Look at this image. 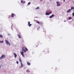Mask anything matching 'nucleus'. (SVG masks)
I'll return each instance as SVG.
<instances>
[{"mask_svg": "<svg viewBox=\"0 0 74 74\" xmlns=\"http://www.w3.org/2000/svg\"><path fill=\"white\" fill-rule=\"evenodd\" d=\"M5 58V55H2L0 57V60L1 59H3V58Z\"/></svg>", "mask_w": 74, "mask_h": 74, "instance_id": "1", "label": "nucleus"}, {"mask_svg": "<svg viewBox=\"0 0 74 74\" xmlns=\"http://www.w3.org/2000/svg\"><path fill=\"white\" fill-rule=\"evenodd\" d=\"M5 42H6L7 45H8L9 46L11 45V44H10V42H8L7 40H5Z\"/></svg>", "mask_w": 74, "mask_h": 74, "instance_id": "2", "label": "nucleus"}, {"mask_svg": "<svg viewBox=\"0 0 74 74\" xmlns=\"http://www.w3.org/2000/svg\"><path fill=\"white\" fill-rule=\"evenodd\" d=\"M56 3H57V6H60V4H59V1H57Z\"/></svg>", "mask_w": 74, "mask_h": 74, "instance_id": "3", "label": "nucleus"}, {"mask_svg": "<svg viewBox=\"0 0 74 74\" xmlns=\"http://www.w3.org/2000/svg\"><path fill=\"white\" fill-rule=\"evenodd\" d=\"M28 26H29V27H30L31 26H32V24H30V22L29 21H28Z\"/></svg>", "mask_w": 74, "mask_h": 74, "instance_id": "4", "label": "nucleus"}, {"mask_svg": "<svg viewBox=\"0 0 74 74\" xmlns=\"http://www.w3.org/2000/svg\"><path fill=\"white\" fill-rule=\"evenodd\" d=\"M15 16V14L14 13H12L11 14V17L12 18H13L14 16Z\"/></svg>", "mask_w": 74, "mask_h": 74, "instance_id": "5", "label": "nucleus"}, {"mask_svg": "<svg viewBox=\"0 0 74 74\" xmlns=\"http://www.w3.org/2000/svg\"><path fill=\"white\" fill-rule=\"evenodd\" d=\"M55 16V15L54 14H52L51 16H50L49 18H52V17H53V16Z\"/></svg>", "mask_w": 74, "mask_h": 74, "instance_id": "6", "label": "nucleus"}, {"mask_svg": "<svg viewBox=\"0 0 74 74\" xmlns=\"http://www.w3.org/2000/svg\"><path fill=\"white\" fill-rule=\"evenodd\" d=\"M71 11V10L70 9H69L66 11V12L67 13H69V12H70Z\"/></svg>", "mask_w": 74, "mask_h": 74, "instance_id": "7", "label": "nucleus"}, {"mask_svg": "<svg viewBox=\"0 0 74 74\" xmlns=\"http://www.w3.org/2000/svg\"><path fill=\"white\" fill-rule=\"evenodd\" d=\"M14 57L15 58H16L17 56V55H16V53H14Z\"/></svg>", "mask_w": 74, "mask_h": 74, "instance_id": "8", "label": "nucleus"}, {"mask_svg": "<svg viewBox=\"0 0 74 74\" xmlns=\"http://www.w3.org/2000/svg\"><path fill=\"white\" fill-rule=\"evenodd\" d=\"M45 14L46 15H49V13H48V12H46L45 13Z\"/></svg>", "mask_w": 74, "mask_h": 74, "instance_id": "9", "label": "nucleus"}, {"mask_svg": "<svg viewBox=\"0 0 74 74\" xmlns=\"http://www.w3.org/2000/svg\"><path fill=\"white\" fill-rule=\"evenodd\" d=\"M21 55L23 57H25V55H24L23 53H21Z\"/></svg>", "mask_w": 74, "mask_h": 74, "instance_id": "10", "label": "nucleus"}, {"mask_svg": "<svg viewBox=\"0 0 74 74\" xmlns=\"http://www.w3.org/2000/svg\"><path fill=\"white\" fill-rule=\"evenodd\" d=\"M74 7H73V6L71 7V10H74Z\"/></svg>", "mask_w": 74, "mask_h": 74, "instance_id": "11", "label": "nucleus"}, {"mask_svg": "<svg viewBox=\"0 0 74 74\" xmlns=\"http://www.w3.org/2000/svg\"><path fill=\"white\" fill-rule=\"evenodd\" d=\"M27 64L28 66H30V63L29 62H27Z\"/></svg>", "mask_w": 74, "mask_h": 74, "instance_id": "12", "label": "nucleus"}, {"mask_svg": "<svg viewBox=\"0 0 74 74\" xmlns=\"http://www.w3.org/2000/svg\"><path fill=\"white\" fill-rule=\"evenodd\" d=\"M19 60L20 62H21V63H22V60H21V58H19Z\"/></svg>", "mask_w": 74, "mask_h": 74, "instance_id": "13", "label": "nucleus"}, {"mask_svg": "<svg viewBox=\"0 0 74 74\" xmlns=\"http://www.w3.org/2000/svg\"><path fill=\"white\" fill-rule=\"evenodd\" d=\"M17 36H18V37L19 38H21V36H20V35L19 34H18Z\"/></svg>", "mask_w": 74, "mask_h": 74, "instance_id": "14", "label": "nucleus"}, {"mask_svg": "<svg viewBox=\"0 0 74 74\" xmlns=\"http://www.w3.org/2000/svg\"><path fill=\"white\" fill-rule=\"evenodd\" d=\"M72 19V17H69V20H70L71 19Z\"/></svg>", "mask_w": 74, "mask_h": 74, "instance_id": "15", "label": "nucleus"}, {"mask_svg": "<svg viewBox=\"0 0 74 74\" xmlns=\"http://www.w3.org/2000/svg\"><path fill=\"white\" fill-rule=\"evenodd\" d=\"M21 67L22 68L23 67V64H22V63H21Z\"/></svg>", "mask_w": 74, "mask_h": 74, "instance_id": "16", "label": "nucleus"}, {"mask_svg": "<svg viewBox=\"0 0 74 74\" xmlns=\"http://www.w3.org/2000/svg\"><path fill=\"white\" fill-rule=\"evenodd\" d=\"M3 36L2 35H0V38H3Z\"/></svg>", "mask_w": 74, "mask_h": 74, "instance_id": "17", "label": "nucleus"}, {"mask_svg": "<svg viewBox=\"0 0 74 74\" xmlns=\"http://www.w3.org/2000/svg\"><path fill=\"white\" fill-rule=\"evenodd\" d=\"M25 49L26 51H28V49H27V48H26V47H25Z\"/></svg>", "mask_w": 74, "mask_h": 74, "instance_id": "18", "label": "nucleus"}, {"mask_svg": "<svg viewBox=\"0 0 74 74\" xmlns=\"http://www.w3.org/2000/svg\"><path fill=\"white\" fill-rule=\"evenodd\" d=\"M4 42V41L3 40H2V41H0V43H3Z\"/></svg>", "mask_w": 74, "mask_h": 74, "instance_id": "19", "label": "nucleus"}, {"mask_svg": "<svg viewBox=\"0 0 74 74\" xmlns=\"http://www.w3.org/2000/svg\"><path fill=\"white\" fill-rule=\"evenodd\" d=\"M22 51H23L24 52H26V51L25 49H23Z\"/></svg>", "mask_w": 74, "mask_h": 74, "instance_id": "20", "label": "nucleus"}, {"mask_svg": "<svg viewBox=\"0 0 74 74\" xmlns=\"http://www.w3.org/2000/svg\"><path fill=\"white\" fill-rule=\"evenodd\" d=\"M26 72L27 73H28V72H29V69H27L26 70Z\"/></svg>", "mask_w": 74, "mask_h": 74, "instance_id": "21", "label": "nucleus"}, {"mask_svg": "<svg viewBox=\"0 0 74 74\" xmlns=\"http://www.w3.org/2000/svg\"><path fill=\"white\" fill-rule=\"evenodd\" d=\"M30 4H31V2H29L27 4V5H30Z\"/></svg>", "mask_w": 74, "mask_h": 74, "instance_id": "22", "label": "nucleus"}, {"mask_svg": "<svg viewBox=\"0 0 74 74\" xmlns=\"http://www.w3.org/2000/svg\"><path fill=\"white\" fill-rule=\"evenodd\" d=\"M36 10H38V9H39V7H37L36 8Z\"/></svg>", "mask_w": 74, "mask_h": 74, "instance_id": "23", "label": "nucleus"}, {"mask_svg": "<svg viewBox=\"0 0 74 74\" xmlns=\"http://www.w3.org/2000/svg\"><path fill=\"white\" fill-rule=\"evenodd\" d=\"M72 15L73 16H74V12H73L72 13Z\"/></svg>", "mask_w": 74, "mask_h": 74, "instance_id": "24", "label": "nucleus"}, {"mask_svg": "<svg viewBox=\"0 0 74 74\" xmlns=\"http://www.w3.org/2000/svg\"><path fill=\"white\" fill-rule=\"evenodd\" d=\"M52 11H51L49 13V15H50V14H52Z\"/></svg>", "mask_w": 74, "mask_h": 74, "instance_id": "25", "label": "nucleus"}, {"mask_svg": "<svg viewBox=\"0 0 74 74\" xmlns=\"http://www.w3.org/2000/svg\"><path fill=\"white\" fill-rule=\"evenodd\" d=\"M23 51H22V52H20L21 53H23Z\"/></svg>", "mask_w": 74, "mask_h": 74, "instance_id": "26", "label": "nucleus"}, {"mask_svg": "<svg viewBox=\"0 0 74 74\" xmlns=\"http://www.w3.org/2000/svg\"><path fill=\"white\" fill-rule=\"evenodd\" d=\"M36 23H38V24H40V22L38 21H37Z\"/></svg>", "mask_w": 74, "mask_h": 74, "instance_id": "27", "label": "nucleus"}, {"mask_svg": "<svg viewBox=\"0 0 74 74\" xmlns=\"http://www.w3.org/2000/svg\"><path fill=\"white\" fill-rule=\"evenodd\" d=\"M16 63L17 64H18L19 63V62H18V61H17L16 62Z\"/></svg>", "mask_w": 74, "mask_h": 74, "instance_id": "28", "label": "nucleus"}, {"mask_svg": "<svg viewBox=\"0 0 74 74\" xmlns=\"http://www.w3.org/2000/svg\"><path fill=\"white\" fill-rule=\"evenodd\" d=\"M23 2V1L21 0V3H22Z\"/></svg>", "mask_w": 74, "mask_h": 74, "instance_id": "29", "label": "nucleus"}, {"mask_svg": "<svg viewBox=\"0 0 74 74\" xmlns=\"http://www.w3.org/2000/svg\"><path fill=\"white\" fill-rule=\"evenodd\" d=\"M25 1H24V2H23V4H25Z\"/></svg>", "mask_w": 74, "mask_h": 74, "instance_id": "30", "label": "nucleus"}, {"mask_svg": "<svg viewBox=\"0 0 74 74\" xmlns=\"http://www.w3.org/2000/svg\"><path fill=\"white\" fill-rule=\"evenodd\" d=\"M22 68V67H21V66H20L19 67V68L20 69H21Z\"/></svg>", "mask_w": 74, "mask_h": 74, "instance_id": "31", "label": "nucleus"}, {"mask_svg": "<svg viewBox=\"0 0 74 74\" xmlns=\"http://www.w3.org/2000/svg\"><path fill=\"white\" fill-rule=\"evenodd\" d=\"M22 50H23V49H24V48H22Z\"/></svg>", "mask_w": 74, "mask_h": 74, "instance_id": "32", "label": "nucleus"}, {"mask_svg": "<svg viewBox=\"0 0 74 74\" xmlns=\"http://www.w3.org/2000/svg\"><path fill=\"white\" fill-rule=\"evenodd\" d=\"M64 22H66V20L64 21Z\"/></svg>", "mask_w": 74, "mask_h": 74, "instance_id": "33", "label": "nucleus"}, {"mask_svg": "<svg viewBox=\"0 0 74 74\" xmlns=\"http://www.w3.org/2000/svg\"><path fill=\"white\" fill-rule=\"evenodd\" d=\"M64 1H64H65V0H63Z\"/></svg>", "mask_w": 74, "mask_h": 74, "instance_id": "34", "label": "nucleus"}, {"mask_svg": "<svg viewBox=\"0 0 74 74\" xmlns=\"http://www.w3.org/2000/svg\"><path fill=\"white\" fill-rule=\"evenodd\" d=\"M1 66H0V69H1Z\"/></svg>", "mask_w": 74, "mask_h": 74, "instance_id": "35", "label": "nucleus"}, {"mask_svg": "<svg viewBox=\"0 0 74 74\" xmlns=\"http://www.w3.org/2000/svg\"><path fill=\"white\" fill-rule=\"evenodd\" d=\"M73 12H74V10H73Z\"/></svg>", "mask_w": 74, "mask_h": 74, "instance_id": "36", "label": "nucleus"}, {"mask_svg": "<svg viewBox=\"0 0 74 74\" xmlns=\"http://www.w3.org/2000/svg\"><path fill=\"white\" fill-rule=\"evenodd\" d=\"M42 0H40L41 1H42Z\"/></svg>", "mask_w": 74, "mask_h": 74, "instance_id": "37", "label": "nucleus"}, {"mask_svg": "<svg viewBox=\"0 0 74 74\" xmlns=\"http://www.w3.org/2000/svg\"><path fill=\"white\" fill-rule=\"evenodd\" d=\"M8 35H10V34H8Z\"/></svg>", "mask_w": 74, "mask_h": 74, "instance_id": "38", "label": "nucleus"}, {"mask_svg": "<svg viewBox=\"0 0 74 74\" xmlns=\"http://www.w3.org/2000/svg\"><path fill=\"white\" fill-rule=\"evenodd\" d=\"M36 18V17H34V18Z\"/></svg>", "mask_w": 74, "mask_h": 74, "instance_id": "39", "label": "nucleus"}]
</instances>
